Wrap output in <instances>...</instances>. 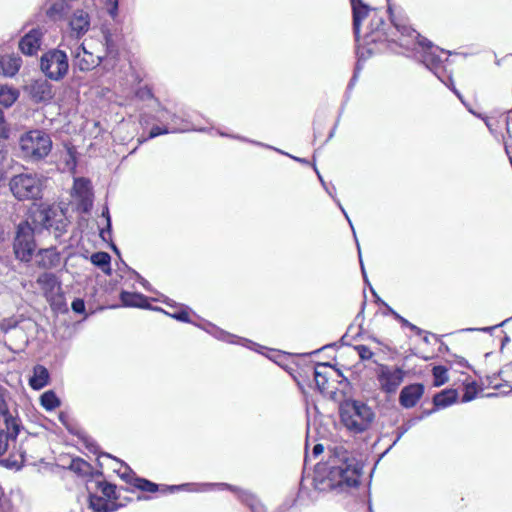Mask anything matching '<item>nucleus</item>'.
I'll use <instances>...</instances> for the list:
<instances>
[{
    "label": "nucleus",
    "mask_w": 512,
    "mask_h": 512,
    "mask_svg": "<svg viewBox=\"0 0 512 512\" xmlns=\"http://www.w3.org/2000/svg\"><path fill=\"white\" fill-rule=\"evenodd\" d=\"M363 465L343 447H336L327 463L317 466L314 488L320 492L355 488L360 483Z\"/></svg>",
    "instance_id": "nucleus-1"
},
{
    "label": "nucleus",
    "mask_w": 512,
    "mask_h": 512,
    "mask_svg": "<svg viewBox=\"0 0 512 512\" xmlns=\"http://www.w3.org/2000/svg\"><path fill=\"white\" fill-rule=\"evenodd\" d=\"M395 25L404 36H408V39H403L400 44L405 47L408 51H416L417 60L421 62L429 71H431L439 81H441L446 87H448L457 97L462 95L460 91L455 87L452 73L447 70L446 62H448V56L451 55L450 51H446L439 46H436L429 39L421 36L415 29H411L408 26L400 23L398 20L393 19Z\"/></svg>",
    "instance_id": "nucleus-2"
},
{
    "label": "nucleus",
    "mask_w": 512,
    "mask_h": 512,
    "mask_svg": "<svg viewBox=\"0 0 512 512\" xmlns=\"http://www.w3.org/2000/svg\"><path fill=\"white\" fill-rule=\"evenodd\" d=\"M341 423L352 434L368 430L375 419L373 409L361 400L345 399L339 405Z\"/></svg>",
    "instance_id": "nucleus-3"
},
{
    "label": "nucleus",
    "mask_w": 512,
    "mask_h": 512,
    "mask_svg": "<svg viewBox=\"0 0 512 512\" xmlns=\"http://www.w3.org/2000/svg\"><path fill=\"white\" fill-rule=\"evenodd\" d=\"M388 12H389L390 21H391L394 29L396 30V32L399 34V36L397 38H394L390 33H388L386 31L387 24L385 23L384 18L382 16L378 15L377 12H374V14L371 17L370 23L367 27L368 31L364 35V41L367 44L377 43V42H382V41L391 42V43L397 44L400 48H402L404 50L403 52H401L402 54L412 53L413 56L415 58H417L416 51L420 50V48L417 47V49L415 51H408L405 47H403L400 44L401 41H404L403 40L404 38L407 40L408 36H404L401 33V31H399L397 29L393 19L398 20L400 23L404 24L405 26L410 27L411 29H413V28L407 23L406 18H404L403 16L395 15L392 12V8L390 6L388 7Z\"/></svg>",
    "instance_id": "nucleus-4"
},
{
    "label": "nucleus",
    "mask_w": 512,
    "mask_h": 512,
    "mask_svg": "<svg viewBox=\"0 0 512 512\" xmlns=\"http://www.w3.org/2000/svg\"><path fill=\"white\" fill-rule=\"evenodd\" d=\"M18 145L22 159L28 162H38L50 154L52 139L44 130L33 129L20 136Z\"/></svg>",
    "instance_id": "nucleus-5"
},
{
    "label": "nucleus",
    "mask_w": 512,
    "mask_h": 512,
    "mask_svg": "<svg viewBox=\"0 0 512 512\" xmlns=\"http://www.w3.org/2000/svg\"><path fill=\"white\" fill-rule=\"evenodd\" d=\"M32 222L35 228L53 229L59 237L67 227V218L62 209L55 206H40L32 212Z\"/></svg>",
    "instance_id": "nucleus-6"
},
{
    "label": "nucleus",
    "mask_w": 512,
    "mask_h": 512,
    "mask_svg": "<svg viewBox=\"0 0 512 512\" xmlns=\"http://www.w3.org/2000/svg\"><path fill=\"white\" fill-rule=\"evenodd\" d=\"M12 194L19 200L38 199L42 193V177L36 173H21L9 182Z\"/></svg>",
    "instance_id": "nucleus-7"
},
{
    "label": "nucleus",
    "mask_w": 512,
    "mask_h": 512,
    "mask_svg": "<svg viewBox=\"0 0 512 512\" xmlns=\"http://www.w3.org/2000/svg\"><path fill=\"white\" fill-rule=\"evenodd\" d=\"M40 67L49 79L59 81L69 69L67 55L59 49H51L42 55Z\"/></svg>",
    "instance_id": "nucleus-8"
},
{
    "label": "nucleus",
    "mask_w": 512,
    "mask_h": 512,
    "mask_svg": "<svg viewBox=\"0 0 512 512\" xmlns=\"http://www.w3.org/2000/svg\"><path fill=\"white\" fill-rule=\"evenodd\" d=\"M405 374L404 369L400 366L378 364L376 379L379 389L387 395L395 394L404 381Z\"/></svg>",
    "instance_id": "nucleus-9"
},
{
    "label": "nucleus",
    "mask_w": 512,
    "mask_h": 512,
    "mask_svg": "<svg viewBox=\"0 0 512 512\" xmlns=\"http://www.w3.org/2000/svg\"><path fill=\"white\" fill-rule=\"evenodd\" d=\"M13 247L15 255L19 260L24 262L31 260L36 243L34 240V228L29 222L26 221L18 225Z\"/></svg>",
    "instance_id": "nucleus-10"
},
{
    "label": "nucleus",
    "mask_w": 512,
    "mask_h": 512,
    "mask_svg": "<svg viewBox=\"0 0 512 512\" xmlns=\"http://www.w3.org/2000/svg\"><path fill=\"white\" fill-rule=\"evenodd\" d=\"M10 401V392L4 386L0 385V417L3 419L5 427H11L15 433L18 429H23V424L17 411H10Z\"/></svg>",
    "instance_id": "nucleus-11"
},
{
    "label": "nucleus",
    "mask_w": 512,
    "mask_h": 512,
    "mask_svg": "<svg viewBox=\"0 0 512 512\" xmlns=\"http://www.w3.org/2000/svg\"><path fill=\"white\" fill-rule=\"evenodd\" d=\"M45 29L35 27L29 30L19 41V50L26 56H34L41 48Z\"/></svg>",
    "instance_id": "nucleus-12"
},
{
    "label": "nucleus",
    "mask_w": 512,
    "mask_h": 512,
    "mask_svg": "<svg viewBox=\"0 0 512 512\" xmlns=\"http://www.w3.org/2000/svg\"><path fill=\"white\" fill-rule=\"evenodd\" d=\"M226 491L232 493L251 512H267L265 505L248 490L226 483Z\"/></svg>",
    "instance_id": "nucleus-13"
},
{
    "label": "nucleus",
    "mask_w": 512,
    "mask_h": 512,
    "mask_svg": "<svg viewBox=\"0 0 512 512\" xmlns=\"http://www.w3.org/2000/svg\"><path fill=\"white\" fill-rule=\"evenodd\" d=\"M425 392V386L422 383H412L404 386L399 394V403L405 409L413 408L417 405Z\"/></svg>",
    "instance_id": "nucleus-14"
},
{
    "label": "nucleus",
    "mask_w": 512,
    "mask_h": 512,
    "mask_svg": "<svg viewBox=\"0 0 512 512\" xmlns=\"http://www.w3.org/2000/svg\"><path fill=\"white\" fill-rule=\"evenodd\" d=\"M27 91L34 102H49L54 97L52 85L46 79L34 80Z\"/></svg>",
    "instance_id": "nucleus-15"
},
{
    "label": "nucleus",
    "mask_w": 512,
    "mask_h": 512,
    "mask_svg": "<svg viewBox=\"0 0 512 512\" xmlns=\"http://www.w3.org/2000/svg\"><path fill=\"white\" fill-rule=\"evenodd\" d=\"M101 58L94 56L91 52L87 51L84 46H78L74 51L73 64L81 71H89L99 65Z\"/></svg>",
    "instance_id": "nucleus-16"
},
{
    "label": "nucleus",
    "mask_w": 512,
    "mask_h": 512,
    "mask_svg": "<svg viewBox=\"0 0 512 512\" xmlns=\"http://www.w3.org/2000/svg\"><path fill=\"white\" fill-rule=\"evenodd\" d=\"M353 14V33L356 41H359L361 23L371 11L369 5L363 2V0H350Z\"/></svg>",
    "instance_id": "nucleus-17"
},
{
    "label": "nucleus",
    "mask_w": 512,
    "mask_h": 512,
    "mask_svg": "<svg viewBox=\"0 0 512 512\" xmlns=\"http://www.w3.org/2000/svg\"><path fill=\"white\" fill-rule=\"evenodd\" d=\"M37 284L40 286L46 298H51L60 290V281L53 273L45 272L37 278Z\"/></svg>",
    "instance_id": "nucleus-18"
},
{
    "label": "nucleus",
    "mask_w": 512,
    "mask_h": 512,
    "mask_svg": "<svg viewBox=\"0 0 512 512\" xmlns=\"http://www.w3.org/2000/svg\"><path fill=\"white\" fill-rule=\"evenodd\" d=\"M22 66V59L18 55L9 54L0 57V74L5 77L15 76Z\"/></svg>",
    "instance_id": "nucleus-19"
},
{
    "label": "nucleus",
    "mask_w": 512,
    "mask_h": 512,
    "mask_svg": "<svg viewBox=\"0 0 512 512\" xmlns=\"http://www.w3.org/2000/svg\"><path fill=\"white\" fill-rule=\"evenodd\" d=\"M459 394L456 389L446 388L433 396L434 410H440L451 406L458 400Z\"/></svg>",
    "instance_id": "nucleus-20"
},
{
    "label": "nucleus",
    "mask_w": 512,
    "mask_h": 512,
    "mask_svg": "<svg viewBox=\"0 0 512 512\" xmlns=\"http://www.w3.org/2000/svg\"><path fill=\"white\" fill-rule=\"evenodd\" d=\"M90 26L89 15L83 10H76L70 20V27L77 36L85 34Z\"/></svg>",
    "instance_id": "nucleus-21"
},
{
    "label": "nucleus",
    "mask_w": 512,
    "mask_h": 512,
    "mask_svg": "<svg viewBox=\"0 0 512 512\" xmlns=\"http://www.w3.org/2000/svg\"><path fill=\"white\" fill-rule=\"evenodd\" d=\"M49 372L47 368L42 365H36L33 368V376L29 380V385L35 389L40 390L48 384Z\"/></svg>",
    "instance_id": "nucleus-22"
},
{
    "label": "nucleus",
    "mask_w": 512,
    "mask_h": 512,
    "mask_svg": "<svg viewBox=\"0 0 512 512\" xmlns=\"http://www.w3.org/2000/svg\"><path fill=\"white\" fill-rule=\"evenodd\" d=\"M120 299L124 306L139 308L150 307L149 304L147 303V298L140 293L123 291L120 294Z\"/></svg>",
    "instance_id": "nucleus-23"
},
{
    "label": "nucleus",
    "mask_w": 512,
    "mask_h": 512,
    "mask_svg": "<svg viewBox=\"0 0 512 512\" xmlns=\"http://www.w3.org/2000/svg\"><path fill=\"white\" fill-rule=\"evenodd\" d=\"M39 265L43 268H53L60 264V254L54 248L43 249L39 252Z\"/></svg>",
    "instance_id": "nucleus-24"
},
{
    "label": "nucleus",
    "mask_w": 512,
    "mask_h": 512,
    "mask_svg": "<svg viewBox=\"0 0 512 512\" xmlns=\"http://www.w3.org/2000/svg\"><path fill=\"white\" fill-rule=\"evenodd\" d=\"M181 488L188 489L189 491L205 492L213 489L222 490L221 483H203V484H183L180 486H165L163 491H175Z\"/></svg>",
    "instance_id": "nucleus-25"
},
{
    "label": "nucleus",
    "mask_w": 512,
    "mask_h": 512,
    "mask_svg": "<svg viewBox=\"0 0 512 512\" xmlns=\"http://www.w3.org/2000/svg\"><path fill=\"white\" fill-rule=\"evenodd\" d=\"M93 265L99 267L106 275H111V256L107 252H96L90 257Z\"/></svg>",
    "instance_id": "nucleus-26"
},
{
    "label": "nucleus",
    "mask_w": 512,
    "mask_h": 512,
    "mask_svg": "<svg viewBox=\"0 0 512 512\" xmlns=\"http://www.w3.org/2000/svg\"><path fill=\"white\" fill-rule=\"evenodd\" d=\"M122 478L126 479L130 483H132L133 486L136 488L147 491V492H156L159 489V486L149 480L138 478V477H132L130 474L123 473Z\"/></svg>",
    "instance_id": "nucleus-27"
},
{
    "label": "nucleus",
    "mask_w": 512,
    "mask_h": 512,
    "mask_svg": "<svg viewBox=\"0 0 512 512\" xmlns=\"http://www.w3.org/2000/svg\"><path fill=\"white\" fill-rule=\"evenodd\" d=\"M6 430L0 429V456L4 455L10 446L11 441H15L16 437L22 429H18L15 433L11 427H5Z\"/></svg>",
    "instance_id": "nucleus-28"
},
{
    "label": "nucleus",
    "mask_w": 512,
    "mask_h": 512,
    "mask_svg": "<svg viewBox=\"0 0 512 512\" xmlns=\"http://www.w3.org/2000/svg\"><path fill=\"white\" fill-rule=\"evenodd\" d=\"M512 372V361L508 364H506L501 370H499L497 373H494L491 376H487V383L488 386L495 389L500 390L502 387L508 386V381L504 380V383H497L496 380L501 377L504 373H510Z\"/></svg>",
    "instance_id": "nucleus-29"
},
{
    "label": "nucleus",
    "mask_w": 512,
    "mask_h": 512,
    "mask_svg": "<svg viewBox=\"0 0 512 512\" xmlns=\"http://www.w3.org/2000/svg\"><path fill=\"white\" fill-rule=\"evenodd\" d=\"M415 419H410L399 426L395 431V439L392 444L381 454L380 458L384 457L399 441L400 439L412 428Z\"/></svg>",
    "instance_id": "nucleus-30"
},
{
    "label": "nucleus",
    "mask_w": 512,
    "mask_h": 512,
    "mask_svg": "<svg viewBox=\"0 0 512 512\" xmlns=\"http://www.w3.org/2000/svg\"><path fill=\"white\" fill-rule=\"evenodd\" d=\"M433 386L440 387L448 382V368L443 365H436L432 369Z\"/></svg>",
    "instance_id": "nucleus-31"
},
{
    "label": "nucleus",
    "mask_w": 512,
    "mask_h": 512,
    "mask_svg": "<svg viewBox=\"0 0 512 512\" xmlns=\"http://www.w3.org/2000/svg\"><path fill=\"white\" fill-rule=\"evenodd\" d=\"M185 131H188V127L185 126V127H177V126H164V127H160V126H154L151 128L150 132H149V135L147 137V139H152V138H155L159 135H164V134H168V133H179V132H185Z\"/></svg>",
    "instance_id": "nucleus-32"
},
{
    "label": "nucleus",
    "mask_w": 512,
    "mask_h": 512,
    "mask_svg": "<svg viewBox=\"0 0 512 512\" xmlns=\"http://www.w3.org/2000/svg\"><path fill=\"white\" fill-rule=\"evenodd\" d=\"M69 468L80 476L89 475L92 470L91 465L81 458L72 459Z\"/></svg>",
    "instance_id": "nucleus-33"
},
{
    "label": "nucleus",
    "mask_w": 512,
    "mask_h": 512,
    "mask_svg": "<svg viewBox=\"0 0 512 512\" xmlns=\"http://www.w3.org/2000/svg\"><path fill=\"white\" fill-rule=\"evenodd\" d=\"M319 367H332V365L330 363H318L317 367L314 369L313 374L316 386L320 392H323L326 389L328 377L325 373L319 370Z\"/></svg>",
    "instance_id": "nucleus-34"
},
{
    "label": "nucleus",
    "mask_w": 512,
    "mask_h": 512,
    "mask_svg": "<svg viewBox=\"0 0 512 512\" xmlns=\"http://www.w3.org/2000/svg\"><path fill=\"white\" fill-rule=\"evenodd\" d=\"M89 504L90 507L96 512H111L113 508L110 507V504L102 497L97 495L89 496Z\"/></svg>",
    "instance_id": "nucleus-35"
},
{
    "label": "nucleus",
    "mask_w": 512,
    "mask_h": 512,
    "mask_svg": "<svg viewBox=\"0 0 512 512\" xmlns=\"http://www.w3.org/2000/svg\"><path fill=\"white\" fill-rule=\"evenodd\" d=\"M41 405L48 411L57 408L60 405V400L53 391H46L40 397Z\"/></svg>",
    "instance_id": "nucleus-36"
},
{
    "label": "nucleus",
    "mask_w": 512,
    "mask_h": 512,
    "mask_svg": "<svg viewBox=\"0 0 512 512\" xmlns=\"http://www.w3.org/2000/svg\"><path fill=\"white\" fill-rule=\"evenodd\" d=\"M225 337H226V343L241 344V345L246 346L247 348H249L251 350H256V351H259L258 348H260V349L264 348V347L260 346L259 344L255 343V342H253V341H251L249 339L240 338V337H237L236 335L230 334L228 332H226Z\"/></svg>",
    "instance_id": "nucleus-37"
},
{
    "label": "nucleus",
    "mask_w": 512,
    "mask_h": 512,
    "mask_svg": "<svg viewBox=\"0 0 512 512\" xmlns=\"http://www.w3.org/2000/svg\"><path fill=\"white\" fill-rule=\"evenodd\" d=\"M17 99V93L7 87L0 86V103L6 107L11 106Z\"/></svg>",
    "instance_id": "nucleus-38"
},
{
    "label": "nucleus",
    "mask_w": 512,
    "mask_h": 512,
    "mask_svg": "<svg viewBox=\"0 0 512 512\" xmlns=\"http://www.w3.org/2000/svg\"><path fill=\"white\" fill-rule=\"evenodd\" d=\"M477 396V388L475 382L469 383L464 388L461 402L467 403L474 400Z\"/></svg>",
    "instance_id": "nucleus-39"
},
{
    "label": "nucleus",
    "mask_w": 512,
    "mask_h": 512,
    "mask_svg": "<svg viewBox=\"0 0 512 512\" xmlns=\"http://www.w3.org/2000/svg\"><path fill=\"white\" fill-rule=\"evenodd\" d=\"M89 180L85 178H78L74 182V189L78 194H81L83 197H86V194L89 193Z\"/></svg>",
    "instance_id": "nucleus-40"
},
{
    "label": "nucleus",
    "mask_w": 512,
    "mask_h": 512,
    "mask_svg": "<svg viewBox=\"0 0 512 512\" xmlns=\"http://www.w3.org/2000/svg\"><path fill=\"white\" fill-rule=\"evenodd\" d=\"M251 142L253 144H255V145H258V146H261V147H265V148H268V149H272V150H274V151H276V152H278L280 154L286 155V156L292 158L293 160H295V161H297L299 163L309 164V161L307 159H305V158H300V157L293 156V155H291V154H289L287 152H284V151H282V150H280L278 148H275L273 146H270V145H267V144H264V143H261V142H256V141H251Z\"/></svg>",
    "instance_id": "nucleus-41"
},
{
    "label": "nucleus",
    "mask_w": 512,
    "mask_h": 512,
    "mask_svg": "<svg viewBox=\"0 0 512 512\" xmlns=\"http://www.w3.org/2000/svg\"><path fill=\"white\" fill-rule=\"evenodd\" d=\"M354 349L358 353L359 358L362 361L370 360L374 356V353L366 345H362V344L356 345V346H354Z\"/></svg>",
    "instance_id": "nucleus-42"
},
{
    "label": "nucleus",
    "mask_w": 512,
    "mask_h": 512,
    "mask_svg": "<svg viewBox=\"0 0 512 512\" xmlns=\"http://www.w3.org/2000/svg\"><path fill=\"white\" fill-rule=\"evenodd\" d=\"M98 489L101 490L103 495L107 498H116L115 496V485H112L107 482H99L98 483Z\"/></svg>",
    "instance_id": "nucleus-43"
},
{
    "label": "nucleus",
    "mask_w": 512,
    "mask_h": 512,
    "mask_svg": "<svg viewBox=\"0 0 512 512\" xmlns=\"http://www.w3.org/2000/svg\"><path fill=\"white\" fill-rule=\"evenodd\" d=\"M10 135V128L4 118L2 109L0 108V137L8 139Z\"/></svg>",
    "instance_id": "nucleus-44"
},
{
    "label": "nucleus",
    "mask_w": 512,
    "mask_h": 512,
    "mask_svg": "<svg viewBox=\"0 0 512 512\" xmlns=\"http://www.w3.org/2000/svg\"><path fill=\"white\" fill-rule=\"evenodd\" d=\"M313 169L315 171V173L317 174V177L321 183V185L323 186V188L325 189V191L331 196V197H334V193L336 191V188L334 185H331V186H328V184L325 182V180L323 179L322 175L320 174L319 170L317 169L316 165L313 164Z\"/></svg>",
    "instance_id": "nucleus-45"
},
{
    "label": "nucleus",
    "mask_w": 512,
    "mask_h": 512,
    "mask_svg": "<svg viewBox=\"0 0 512 512\" xmlns=\"http://www.w3.org/2000/svg\"><path fill=\"white\" fill-rule=\"evenodd\" d=\"M360 71H361V65L360 63L358 62L356 64V67H355V70H354V73L347 85V90H346V95H347V98H349V92L354 88L357 80H358V77H359V74H360Z\"/></svg>",
    "instance_id": "nucleus-46"
},
{
    "label": "nucleus",
    "mask_w": 512,
    "mask_h": 512,
    "mask_svg": "<svg viewBox=\"0 0 512 512\" xmlns=\"http://www.w3.org/2000/svg\"><path fill=\"white\" fill-rule=\"evenodd\" d=\"M386 311H387V314H390L394 317L395 320H397L402 327H406V325H410V322L404 318L403 316H401L398 312H396L391 306L389 305H386Z\"/></svg>",
    "instance_id": "nucleus-47"
},
{
    "label": "nucleus",
    "mask_w": 512,
    "mask_h": 512,
    "mask_svg": "<svg viewBox=\"0 0 512 512\" xmlns=\"http://www.w3.org/2000/svg\"><path fill=\"white\" fill-rule=\"evenodd\" d=\"M167 315L171 316L172 318L174 319H177L179 321H182V322H190V319H189V313L186 309H181L180 311H176V312H173V313H168V312H165Z\"/></svg>",
    "instance_id": "nucleus-48"
},
{
    "label": "nucleus",
    "mask_w": 512,
    "mask_h": 512,
    "mask_svg": "<svg viewBox=\"0 0 512 512\" xmlns=\"http://www.w3.org/2000/svg\"><path fill=\"white\" fill-rule=\"evenodd\" d=\"M332 198H333V200L336 202V204H337V206L339 207V209H340V210L342 211V213L344 214V216H345V218L347 219V221L349 222V225H350V227H351V229H352V231H353L354 239H355V241H356V243H357V242H358V239H357V237H356V232H355V230H354L353 224H352V222H351V220H350V218H349L348 214L346 213V211H345L344 207L342 206V204L340 203L339 199H337L335 195H334V197H332Z\"/></svg>",
    "instance_id": "nucleus-49"
},
{
    "label": "nucleus",
    "mask_w": 512,
    "mask_h": 512,
    "mask_svg": "<svg viewBox=\"0 0 512 512\" xmlns=\"http://www.w3.org/2000/svg\"><path fill=\"white\" fill-rule=\"evenodd\" d=\"M332 198H333V200L336 202V204H337V206L339 207V209H340V210L342 211V213L344 214V216H345V218L347 219V221L349 222V225H350V227H351V229H352V231H353L354 239H355V241H356V243H357V242H358V239H357V237H356V232H355V230H354L353 224H352V222H351V220H350V218H349L348 214L346 213V211H345L344 207L342 206V204L340 203L339 199H337L335 195H334V197H332Z\"/></svg>",
    "instance_id": "nucleus-50"
},
{
    "label": "nucleus",
    "mask_w": 512,
    "mask_h": 512,
    "mask_svg": "<svg viewBox=\"0 0 512 512\" xmlns=\"http://www.w3.org/2000/svg\"><path fill=\"white\" fill-rule=\"evenodd\" d=\"M71 307L75 313H83L85 311V303L82 299H75Z\"/></svg>",
    "instance_id": "nucleus-51"
},
{
    "label": "nucleus",
    "mask_w": 512,
    "mask_h": 512,
    "mask_svg": "<svg viewBox=\"0 0 512 512\" xmlns=\"http://www.w3.org/2000/svg\"><path fill=\"white\" fill-rule=\"evenodd\" d=\"M356 245H357L358 256H359V261H360V266H361V272H362V275H363V279H364V282L370 287L372 285H371V283L368 280V277H367V274H366V270L364 268V264H363V261H362V255H361V249H360L359 242H357Z\"/></svg>",
    "instance_id": "nucleus-52"
},
{
    "label": "nucleus",
    "mask_w": 512,
    "mask_h": 512,
    "mask_svg": "<svg viewBox=\"0 0 512 512\" xmlns=\"http://www.w3.org/2000/svg\"><path fill=\"white\" fill-rule=\"evenodd\" d=\"M170 126H177V127H188V131L191 129L189 124L183 120H181L178 116L175 114L171 116V122L169 123Z\"/></svg>",
    "instance_id": "nucleus-53"
},
{
    "label": "nucleus",
    "mask_w": 512,
    "mask_h": 512,
    "mask_svg": "<svg viewBox=\"0 0 512 512\" xmlns=\"http://www.w3.org/2000/svg\"><path fill=\"white\" fill-rule=\"evenodd\" d=\"M509 319H506L504 320L503 322H501L500 324L498 325H494V326H491V327H483V328H468V329H465V331H482V332H490L494 329H496L497 327L499 326H503L506 322H508Z\"/></svg>",
    "instance_id": "nucleus-54"
},
{
    "label": "nucleus",
    "mask_w": 512,
    "mask_h": 512,
    "mask_svg": "<svg viewBox=\"0 0 512 512\" xmlns=\"http://www.w3.org/2000/svg\"><path fill=\"white\" fill-rule=\"evenodd\" d=\"M103 215L105 216L106 215V218H107V229H103L100 233L101 237L105 240L106 237V233L107 234H110V230H111V221H110V216H109V212L108 210L106 212H103Z\"/></svg>",
    "instance_id": "nucleus-55"
},
{
    "label": "nucleus",
    "mask_w": 512,
    "mask_h": 512,
    "mask_svg": "<svg viewBox=\"0 0 512 512\" xmlns=\"http://www.w3.org/2000/svg\"><path fill=\"white\" fill-rule=\"evenodd\" d=\"M453 356L455 358L456 363L460 367H462V368H468L469 367V363H468V361L465 358H463L461 356H457V355H453Z\"/></svg>",
    "instance_id": "nucleus-56"
},
{
    "label": "nucleus",
    "mask_w": 512,
    "mask_h": 512,
    "mask_svg": "<svg viewBox=\"0 0 512 512\" xmlns=\"http://www.w3.org/2000/svg\"><path fill=\"white\" fill-rule=\"evenodd\" d=\"M370 291L375 298V303L382 305L386 308V305H388V304L379 297V295L376 293V291L374 290V288L372 286H370Z\"/></svg>",
    "instance_id": "nucleus-57"
},
{
    "label": "nucleus",
    "mask_w": 512,
    "mask_h": 512,
    "mask_svg": "<svg viewBox=\"0 0 512 512\" xmlns=\"http://www.w3.org/2000/svg\"><path fill=\"white\" fill-rule=\"evenodd\" d=\"M406 328H409L411 331H413L418 336H421L422 334L426 333L423 329L419 328L418 326L414 325L411 322H410V325H406Z\"/></svg>",
    "instance_id": "nucleus-58"
},
{
    "label": "nucleus",
    "mask_w": 512,
    "mask_h": 512,
    "mask_svg": "<svg viewBox=\"0 0 512 512\" xmlns=\"http://www.w3.org/2000/svg\"><path fill=\"white\" fill-rule=\"evenodd\" d=\"M324 451V447L322 444L320 443H317L313 446V449H312V454L313 456L317 457L319 456L320 454H322Z\"/></svg>",
    "instance_id": "nucleus-59"
},
{
    "label": "nucleus",
    "mask_w": 512,
    "mask_h": 512,
    "mask_svg": "<svg viewBox=\"0 0 512 512\" xmlns=\"http://www.w3.org/2000/svg\"><path fill=\"white\" fill-rule=\"evenodd\" d=\"M505 152L509 158V161L511 163V166H512V142H508L506 141L505 144Z\"/></svg>",
    "instance_id": "nucleus-60"
},
{
    "label": "nucleus",
    "mask_w": 512,
    "mask_h": 512,
    "mask_svg": "<svg viewBox=\"0 0 512 512\" xmlns=\"http://www.w3.org/2000/svg\"><path fill=\"white\" fill-rule=\"evenodd\" d=\"M436 411H437V410H434V408H433V409H431V410H424V411H423V413H422V415H421V416H419L416 420H422V419H424L425 417H428L429 415H431L432 413H434V412H436Z\"/></svg>",
    "instance_id": "nucleus-61"
},
{
    "label": "nucleus",
    "mask_w": 512,
    "mask_h": 512,
    "mask_svg": "<svg viewBox=\"0 0 512 512\" xmlns=\"http://www.w3.org/2000/svg\"><path fill=\"white\" fill-rule=\"evenodd\" d=\"M478 117L482 118L487 126V128L489 129V131L491 133H494V129H493V125L492 123L489 121V119L487 117H482L481 115H478Z\"/></svg>",
    "instance_id": "nucleus-62"
},
{
    "label": "nucleus",
    "mask_w": 512,
    "mask_h": 512,
    "mask_svg": "<svg viewBox=\"0 0 512 512\" xmlns=\"http://www.w3.org/2000/svg\"><path fill=\"white\" fill-rule=\"evenodd\" d=\"M133 272L136 274L137 278L140 280V283L143 285V287L148 290V282L145 279H143L139 274H137L135 271H133Z\"/></svg>",
    "instance_id": "nucleus-63"
},
{
    "label": "nucleus",
    "mask_w": 512,
    "mask_h": 512,
    "mask_svg": "<svg viewBox=\"0 0 512 512\" xmlns=\"http://www.w3.org/2000/svg\"><path fill=\"white\" fill-rule=\"evenodd\" d=\"M439 352L443 353V352H449V347L445 344V343H441L440 347H439Z\"/></svg>",
    "instance_id": "nucleus-64"
}]
</instances>
